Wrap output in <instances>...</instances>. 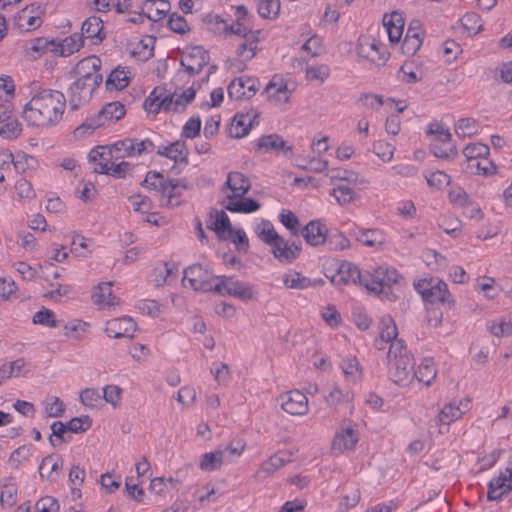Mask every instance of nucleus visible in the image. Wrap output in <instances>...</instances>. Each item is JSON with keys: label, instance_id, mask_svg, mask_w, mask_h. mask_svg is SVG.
Masks as SVG:
<instances>
[{"label": "nucleus", "instance_id": "f257e3e1", "mask_svg": "<svg viewBox=\"0 0 512 512\" xmlns=\"http://www.w3.org/2000/svg\"><path fill=\"white\" fill-rule=\"evenodd\" d=\"M208 77L209 73L201 80H196L186 77L184 72H176L169 85L157 86L149 93L143 108L152 115L160 111L183 112L193 102Z\"/></svg>", "mask_w": 512, "mask_h": 512}, {"label": "nucleus", "instance_id": "f03ea898", "mask_svg": "<svg viewBox=\"0 0 512 512\" xmlns=\"http://www.w3.org/2000/svg\"><path fill=\"white\" fill-rule=\"evenodd\" d=\"M66 109V98L57 90L34 87L21 110L27 126L46 130L60 123Z\"/></svg>", "mask_w": 512, "mask_h": 512}, {"label": "nucleus", "instance_id": "7ed1b4c3", "mask_svg": "<svg viewBox=\"0 0 512 512\" xmlns=\"http://www.w3.org/2000/svg\"><path fill=\"white\" fill-rule=\"evenodd\" d=\"M330 185L329 195L336 205L347 207L360 199L357 188H366L369 185L368 179L360 172L338 167L327 172Z\"/></svg>", "mask_w": 512, "mask_h": 512}, {"label": "nucleus", "instance_id": "20e7f679", "mask_svg": "<svg viewBox=\"0 0 512 512\" xmlns=\"http://www.w3.org/2000/svg\"><path fill=\"white\" fill-rule=\"evenodd\" d=\"M250 181L240 172H230L222 188L224 207L233 213L249 214L259 210L260 204L252 198H245Z\"/></svg>", "mask_w": 512, "mask_h": 512}, {"label": "nucleus", "instance_id": "39448f33", "mask_svg": "<svg viewBox=\"0 0 512 512\" xmlns=\"http://www.w3.org/2000/svg\"><path fill=\"white\" fill-rule=\"evenodd\" d=\"M388 374L398 385L408 386L413 381L415 361L402 340L390 344L387 353Z\"/></svg>", "mask_w": 512, "mask_h": 512}, {"label": "nucleus", "instance_id": "423d86ee", "mask_svg": "<svg viewBox=\"0 0 512 512\" xmlns=\"http://www.w3.org/2000/svg\"><path fill=\"white\" fill-rule=\"evenodd\" d=\"M142 185L149 190H155L159 195L162 207H176L181 204V195L185 186L173 180L166 179L158 172H148Z\"/></svg>", "mask_w": 512, "mask_h": 512}, {"label": "nucleus", "instance_id": "0eeeda50", "mask_svg": "<svg viewBox=\"0 0 512 512\" xmlns=\"http://www.w3.org/2000/svg\"><path fill=\"white\" fill-rule=\"evenodd\" d=\"M241 38L243 40L236 47L235 57L225 61V68L228 72L239 73L246 69L247 63L256 56L259 44L265 38V34L262 30L257 29Z\"/></svg>", "mask_w": 512, "mask_h": 512}, {"label": "nucleus", "instance_id": "6e6552de", "mask_svg": "<svg viewBox=\"0 0 512 512\" xmlns=\"http://www.w3.org/2000/svg\"><path fill=\"white\" fill-rule=\"evenodd\" d=\"M211 228L220 240L231 242L238 252L248 251L249 239L246 232L240 226H232L224 211H217L212 215Z\"/></svg>", "mask_w": 512, "mask_h": 512}, {"label": "nucleus", "instance_id": "1a4fd4ad", "mask_svg": "<svg viewBox=\"0 0 512 512\" xmlns=\"http://www.w3.org/2000/svg\"><path fill=\"white\" fill-rule=\"evenodd\" d=\"M324 274L336 286H362L363 273L356 264L346 260H329L324 265Z\"/></svg>", "mask_w": 512, "mask_h": 512}, {"label": "nucleus", "instance_id": "9d476101", "mask_svg": "<svg viewBox=\"0 0 512 512\" xmlns=\"http://www.w3.org/2000/svg\"><path fill=\"white\" fill-rule=\"evenodd\" d=\"M401 279L398 271L387 265H380L363 273L362 287L369 292L380 295L385 293Z\"/></svg>", "mask_w": 512, "mask_h": 512}, {"label": "nucleus", "instance_id": "9b49d317", "mask_svg": "<svg viewBox=\"0 0 512 512\" xmlns=\"http://www.w3.org/2000/svg\"><path fill=\"white\" fill-rule=\"evenodd\" d=\"M46 14V5L30 3L20 9L12 19L13 27L20 33H30L41 27Z\"/></svg>", "mask_w": 512, "mask_h": 512}, {"label": "nucleus", "instance_id": "f8f14e48", "mask_svg": "<svg viewBox=\"0 0 512 512\" xmlns=\"http://www.w3.org/2000/svg\"><path fill=\"white\" fill-rule=\"evenodd\" d=\"M219 276L206 266L193 264L187 267L183 272L182 283L184 287H189L199 292H214V285H217Z\"/></svg>", "mask_w": 512, "mask_h": 512}, {"label": "nucleus", "instance_id": "ddd939ff", "mask_svg": "<svg viewBox=\"0 0 512 512\" xmlns=\"http://www.w3.org/2000/svg\"><path fill=\"white\" fill-rule=\"evenodd\" d=\"M210 56L208 51L199 45H190L184 48L180 58V69L186 77L195 79L202 69L208 65Z\"/></svg>", "mask_w": 512, "mask_h": 512}, {"label": "nucleus", "instance_id": "4468645a", "mask_svg": "<svg viewBox=\"0 0 512 512\" xmlns=\"http://www.w3.org/2000/svg\"><path fill=\"white\" fill-rule=\"evenodd\" d=\"M214 293L232 296L244 302L258 298V292L253 285L226 276H219L217 285H214Z\"/></svg>", "mask_w": 512, "mask_h": 512}, {"label": "nucleus", "instance_id": "2eb2a0df", "mask_svg": "<svg viewBox=\"0 0 512 512\" xmlns=\"http://www.w3.org/2000/svg\"><path fill=\"white\" fill-rule=\"evenodd\" d=\"M428 134L431 139V150L435 157L441 159L454 158L457 150L451 139V133L448 128L439 123L429 125Z\"/></svg>", "mask_w": 512, "mask_h": 512}, {"label": "nucleus", "instance_id": "dca6fc26", "mask_svg": "<svg viewBox=\"0 0 512 512\" xmlns=\"http://www.w3.org/2000/svg\"><path fill=\"white\" fill-rule=\"evenodd\" d=\"M414 287L425 301L431 303H453L447 284L438 278L419 279L414 282Z\"/></svg>", "mask_w": 512, "mask_h": 512}, {"label": "nucleus", "instance_id": "f3484780", "mask_svg": "<svg viewBox=\"0 0 512 512\" xmlns=\"http://www.w3.org/2000/svg\"><path fill=\"white\" fill-rule=\"evenodd\" d=\"M296 85L291 79L274 75L264 88L265 98L274 106L281 107L287 104Z\"/></svg>", "mask_w": 512, "mask_h": 512}, {"label": "nucleus", "instance_id": "a211bd4d", "mask_svg": "<svg viewBox=\"0 0 512 512\" xmlns=\"http://www.w3.org/2000/svg\"><path fill=\"white\" fill-rule=\"evenodd\" d=\"M359 440L356 424L351 421H343L335 432L331 442V450L334 454H343L355 449Z\"/></svg>", "mask_w": 512, "mask_h": 512}, {"label": "nucleus", "instance_id": "6ab92c4d", "mask_svg": "<svg viewBox=\"0 0 512 512\" xmlns=\"http://www.w3.org/2000/svg\"><path fill=\"white\" fill-rule=\"evenodd\" d=\"M355 51L360 58L374 64L383 63L388 56L384 46L371 35H361L358 38Z\"/></svg>", "mask_w": 512, "mask_h": 512}, {"label": "nucleus", "instance_id": "aec40b11", "mask_svg": "<svg viewBox=\"0 0 512 512\" xmlns=\"http://www.w3.org/2000/svg\"><path fill=\"white\" fill-rule=\"evenodd\" d=\"M111 145L115 160H123L129 157L140 156L143 152L151 149L152 143L148 140L125 139Z\"/></svg>", "mask_w": 512, "mask_h": 512}, {"label": "nucleus", "instance_id": "412c9836", "mask_svg": "<svg viewBox=\"0 0 512 512\" xmlns=\"http://www.w3.org/2000/svg\"><path fill=\"white\" fill-rule=\"evenodd\" d=\"M273 257L281 264H291L300 255L301 248L294 242L285 239L279 235L269 245Z\"/></svg>", "mask_w": 512, "mask_h": 512}, {"label": "nucleus", "instance_id": "4be33fe9", "mask_svg": "<svg viewBox=\"0 0 512 512\" xmlns=\"http://www.w3.org/2000/svg\"><path fill=\"white\" fill-rule=\"evenodd\" d=\"M258 125V113L255 110L237 113L231 120L228 133L233 138H243Z\"/></svg>", "mask_w": 512, "mask_h": 512}, {"label": "nucleus", "instance_id": "5701e85b", "mask_svg": "<svg viewBox=\"0 0 512 512\" xmlns=\"http://www.w3.org/2000/svg\"><path fill=\"white\" fill-rule=\"evenodd\" d=\"M259 89V81L248 76L233 79L228 85L227 92L231 99H250Z\"/></svg>", "mask_w": 512, "mask_h": 512}, {"label": "nucleus", "instance_id": "b1692460", "mask_svg": "<svg viewBox=\"0 0 512 512\" xmlns=\"http://www.w3.org/2000/svg\"><path fill=\"white\" fill-rule=\"evenodd\" d=\"M101 60L97 56H88L80 60L73 69L74 78L85 79L99 85L102 81L100 74Z\"/></svg>", "mask_w": 512, "mask_h": 512}, {"label": "nucleus", "instance_id": "393cba45", "mask_svg": "<svg viewBox=\"0 0 512 512\" xmlns=\"http://www.w3.org/2000/svg\"><path fill=\"white\" fill-rule=\"evenodd\" d=\"M291 459V454L287 451H279L264 461L254 473V479L257 482H263L271 478L276 471L281 469Z\"/></svg>", "mask_w": 512, "mask_h": 512}, {"label": "nucleus", "instance_id": "a878e982", "mask_svg": "<svg viewBox=\"0 0 512 512\" xmlns=\"http://www.w3.org/2000/svg\"><path fill=\"white\" fill-rule=\"evenodd\" d=\"M112 285V282H101L93 288L91 299L99 309L113 310L119 305L120 300L113 293Z\"/></svg>", "mask_w": 512, "mask_h": 512}, {"label": "nucleus", "instance_id": "bb28decb", "mask_svg": "<svg viewBox=\"0 0 512 512\" xmlns=\"http://www.w3.org/2000/svg\"><path fill=\"white\" fill-rule=\"evenodd\" d=\"M258 153H274L287 156L291 153L290 145L278 134H269L259 137L255 141Z\"/></svg>", "mask_w": 512, "mask_h": 512}, {"label": "nucleus", "instance_id": "cd10ccee", "mask_svg": "<svg viewBox=\"0 0 512 512\" xmlns=\"http://www.w3.org/2000/svg\"><path fill=\"white\" fill-rule=\"evenodd\" d=\"M281 408L291 415H305L308 412V399L298 390L288 391L279 397Z\"/></svg>", "mask_w": 512, "mask_h": 512}, {"label": "nucleus", "instance_id": "c85d7f7f", "mask_svg": "<svg viewBox=\"0 0 512 512\" xmlns=\"http://www.w3.org/2000/svg\"><path fill=\"white\" fill-rule=\"evenodd\" d=\"M471 408V401L469 398H461L445 404L436 417L440 424L448 425L469 411Z\"/></svg>", "mask_w": 512, "mask_h": 512}, {"label": "nucleus", "instance_id": "c756f323", "mask_svg": "<svg viewBox=\"0 0 512 512\" xmlns=\"http://www.w3.org/2000/svg\"><path fill=\"white\" fill-rule=\"evenodd\" d=\"M22 133V125L14 113V108L0 110V137L15 140Z\"/></svg>", "mask_w": 512, "mask_h": 512}, {"label": "nucleus", "instance_id": "7c9ffc66", "mask_svg": "<svg viewBox=\"0 0 512 512\" xmlns=\"http://www.w3.org/2000/svg\"><path fill=\"white\" fill-rule=\"evenodd\" d=\"M136 323L129 316L114 318L106 322L105 333L111 338L133 337L136 331Z\"/></svg>", "mask_w": 512, "mask_h": 512}, {"label": "nucleus", "instance_id": "2f4dec72", "mask_svg": "<svg viewBox=\"0 0 512 512\" xmlns=\"http://www.w3.org/2000/svg\"><path fill=\"white\" fill-rule=\"evenodd\" d=\"M512 490V471L506 468L500 471L489 482L488 499L498 500Z\"/></svg>", "mask_w": 512, "mask_h": 512}, {"label": "nucleus", "instance_id": "473e14b6", "mask_svg": "<svg viewBox=\"0 0 512 512\" xmlns=\"http://www.w3.org/2000/svg\"><path fill=\"white\" fill-rule=\"evenodd\" d=\"M177 271V265L173 262H157L150 272V282L155 287L168 285L173 279L176 278Z\"/></svg>", "mask_w": 512, "mask_h": 512}, {"label": "nucleus", "instance_id": "72a5a7b5", "mask_svg": "<svg viewBox=\"0 0 512 512\" xmlns=\"http://www.w3.org/2000/svg\"><path fill=\"white\" fill-rule=\"evenodd\" d=\"M155 39L152 36L132 37L127 44V50L131 56L138 60H146L153 54Z\"/></svg>", "mask_w": 512, "mask_h": 512}, {"label": "nucleus", "instance_id": "f704fd0d", "mask_svg": "<svg viewBox=\"0 0 512 512\" xmlns=\"http://www.w3.org/2000/svg\"><path fill=\"white\" fill-rule=\"evenodd\" d=\"M280 279L283 283V286L286 289H294V290H304L310 287H315L318 285H322L323 281L321 279L311 280L310 278L302 275L300 272L289 269L284 272Z\"/></svg>", "mask_w": 512, "mask_h": 512}, {"label": "nucleus", "instance_id": "c9c22d12", "mask_svg": "<svg viewBox=\"0 0 512 512\" xmlns=\"http://www.w3.org/2000/svg\"><path fill=\"white\" fill-rule=\"evenodd\" d=\"M379 337L375 339V346L378 350H383L386 343H393L397 338L398 330L395 321L390 315H383L378 324Z\"/></svg>", "mask_w": 512, "mask_h": 512}, {"label": "nucleus", "instance_id": "e433bc0d", "mask_svg": "<svg viewBox=\"0 0 512 512\" xmlns=\"http://www.w3.org/2000/svg\"><path fill=\"white\" fill-rule=\"evenodd\" d=\"M53 40L46 37H36L24 42L22 46L23 56L30 61L41 58L47 51L52 52Z\"/></svg>", "mask_w": 512, "mask_h": 512}, {"label": "nucleus", "instance_id": "4c0bfd02", "mask_svg": "<svg viewBox=\"0 0 512 512\" xmlns=\"http://www.w3.org/2000/svg\"><path fill=\"white\" fill-rule=\"evenodd\" d=\"M328 228L321 220L310 221L302 230V236L311 246H319L326 243Z\"/></svg>", "mask_w": 512, "mask_h": 512}, {"label": "nucleus", "instance_id": "58836bf2", "mask_svg": "<svg viewBox=\"0 0 512 512\" xmlns=\"http://www.w3.org/2000/svg\"><path fill=\"white\" fill-rule=\"evenodd\" d=\"M52 40V53L61 57L70 56L83 46V37L78 33L71 34L59 41Z\"/></svg>", "mask_w": 512, "mask_h": 512}, {"label": "nucleus", "instance_id": "ea45409f", "mask_svg": "<svg viewBox=\"0 0 512 512\" xmlns=\"http://www.w3.org/2000/svg\"><path fill=\"white\" fill-rule=\"evenodd\" d=\"M383 28L389 41L392 44H397L401 40L404 30V19L402 15L398 12L384 15Z\"/></svg>", "mask_w": 512, "mask_h": 512}, {"label": "nucleus", "instance_id": "a19ab883", "mask_svg": "<svg viewBox=\"0 0 512 512\" xmlns=\"http://www.w3.org/2000/svg\"><path fill=\"white\" fill-rule=\"evenodd\" d=\"M356 241L361 243L362 245L373 248V249H381L387 243V238L383 231L378 229H358L357 232H354Z\"/></svg>", "mask_w": 512, "mask_h": 512}, {"label": "nucleus", "instance_id": "79ce46f5", "mask_svg": "<svg viewBox=\"0 0 512 512\" xmlns=\"http://www.w3.org/2000/svg\"><path fill=\"white\" fill-rule=\"evenodd\" d=\"M99 85L85 79L75 78L70 85L69 93L72 102L77 104L85 103L90 100L93 92Z\"/></svg>", "mask_w": 512, "mask_h": 512}, {"label": "nucleus", "instance_id": "37998d69", "mask_svg": "<svg viewBox=\"0 0 512 512\" xmlns=\"http://www.w3.org/2000/svg\"><path fill=\"white\" fill-rule=\"evenodd\" d=\"M437 375V369L432 358H423L413 370V380L424 386H430Z\"/></svg>", "mask_w": 512, "mask_h": 512}, {"label": "nucleus", "instance_id": "c03bdc74", "mask_svg": "<svg viewBox=\"0 0 512 512\" xmlns=\"http://www.w3.org/2000/svg\"><path fill=\"white\" fill-rule=\"evenodd\" d=\"M88 159L90 162L96 165L95 171L101 174L104 172V169H106L111 164V162L115 160L111 145H101L94 147L88 153Z\"/></svg>", "mask_w": 512, "mask_h": 512}, {"label": "nucleus", "instance_id": "a18cd8bd", "mask_svg": "<svg viewBox=\"0 0 512 512\" xmlns=\"http://www.w3.org/2000/svg\"><path fill=\"white\" fill-rule=\"evenodd\" d=\"M229 459L225 456V451L217 449L201 455L199 468L204 472L218 470L223 464L228 463Z\"/></svg>", "mask_w": 512, "mask_h": 512}, {"label": "nucleus", "instance_id": "49530a36", "mask_svg": "<svg viewBox=\"0 0 512 512\" xmlns=\"http://www.w3.org/2000/svg\"><path fill=\"white\" fill-rule=\"evenodd\" d=\"M340 369L345 380L349 383H357L362 379L363 370L355 356L344 357L340 363Z\"/></svg>", "mask_w": 512, "mask_h": 512}, {"label": "nucleus", "instance_id": "de8ad7c7", "mask_svg": "<svg viewBox=\"0 0 512 512\" xmlns=\"http://www.w3.org/2000/svg\"><path fill=\"white\" fill-rule=\"evenodd\" d=\"M12 166L16 173L27 174L35 171L39 166V162L35 156L20 150L13 154Z\"/></svg>", "mask_w": 512, "mask_h": 512}, {"label": "nucleus", "instance_id": "09e8293b", "mask_svg": "<svg viewBox=\"0 0 512 512\" xmlns=\"http://www.w3.org/2000/svg\"><path fill=\"white\" fill-rule=\"evenodd\" d=\"M252 229L255 235L267 246L280 235L274 225L265 219H255Z\"/></svg>", "mask_w": 512, "mask_h": 512}, {"label": "nucleus", "instance_id": "8fccbe9b", "mask_svg": "<svg viewBox=\"0 0 512 512\" xmlns=\"http://www.w3.org/2000/svg\"><path fill=\"white\" fill-rule=\"evenodd\" d=\"M15 83L10 76H0V110L14 108Z\"/></svg>", "mask_w": 512, "mask_h": 512}, {"label": "nucleus", "instance_id": "3c124183", "mask_svg": "<svg viewBox=\"0 0 512 512\" xmlns=\"http://www.w3.org/2000/svg\"><path fill=\"white\" fill-rule=\"evenodd\" d=\"M74 290L71 285L51 283L49 288L44 292V297L55 303H64L74 298Z\"/></svg>", "mask_w": 512, "mask_h": 512}, {"label": "nucleus", "instance_id": "603ef678", "mask_svg": "<svg viewBox=\"0 0 512 512\" xmlns=\"http://www.w3.org/2000/svg\"><path fill=\"white\" fill-rule=\"evenodd\" d=\"M474 290L487 299H494L501 293L496 280L489 276H479L476 279Z\"/></svg>", "mask_w": 512, "mask_h": 512}, {"label": "nucleus", "instance_id": "864d4df0", "mask_svg": "<svg viewBox=\"0 0 512 512\" xmlns=\"http://www.w3.org/2000/svg\"><path fill=\"white\" fill-rule=\"evenodd\" d=\"M157 153L160 156L167 157L173 160L175 163H186L187 162V148L182 141H176L167 146L159 147Z\"/></svg>", "mask_w": 512, "mask_h": 512}, {"label": "nucleus", "instance_id": "5fc2aeb1", "mask_svg": "<svg viewBox=\"0 0 512 512\" xmlns=\"http://www.w3.org/2000/svg\"><path fill=\"white\" fill-rule=\"evenodd\" d=\"M124 115L125 108L120 102L108 103L96 114L103 126L118 121Z\"/></svg>", "mask_w": 512, "mask_h": 512}, {"label": "nucleus", "instance_id": "6e6d98bb", "mask_svg": "<svg viewBox=\"0 0 512 512\" xmlns=\"http://www.w3.org/2000/svg\"><path fill=\"white\" fill-rule=\"evenodd\" d=\"M82 37L96 40V43L101 42L105 38L103 32V21L97 16L87 18L82 24Z\"/></svg>", "mask_w": 512, "mask_h": 512}, {"label": "nucleus", "instance_id": "4d7b16f0", "mask_svg": "<svg viewBox=\"0 0 512 512\" xmlns=\"http://www.w3.org/2000/svg\"><path fill=\"white\" fill-rule=\"evenodd\" d=\"M63 466L62 459L57 455H48L42 459L39 465V474L42 478L54 479L58 476Z\"/></svg>", "mask_w": 512, "mask_h": 512}, {"label": "nucleus", "instance_id": "13d9d810", "mask_svg": "<svg viewBox=\"0 0 512 512\" xmlns=\"http://www.w3.org/2000/svg\"><path fill=\"white\" fill-rule=\"evenodd\" d=\"M130 72L125 68H116L108 76L106 87L110 91H120L128 86L130 82Z\"/></svg>", "mask_w": 512, "mask_h": 512}, {"label": "nucleus", "instance_id": "bf43d9fd", "mask_svg": "<svg viewBox=\"0 0 512 512\" xmlns=\"http://www.w3.org/2000/svg\"><path fill=\"white\" fill-rule=\"evenodd\" d=\"M135 310L145 316L158 318L165 312V306L154 299H141L136 302Z\"/></svg>", "mask_w": 512, "mask_h": 512}, {"label": "nucleus", "instance_id": "052dcab7", "mask_svg": "<svg viewBox=\"0 0 512 512\" xmlns=\"http://www.w3.org/2000/svg\"><path fill=\"white\" fill-rule=\"evenodd\" d=\"M12 163L13 153L8 149L0 150V196L7 191V176L11 172Z\"/></svg>", "mask_w": 512, "mask_h": 512}, {"label": "nucleus", "instance_id": "680f3d73", "mask_svg": "<svg viewBox=\"0 0 512 512\" xmlns=\"http://www.w3.org/2000/svg\"><path fill=\"white\" fill-rule=\"evenodd\" d=\"M94 250V243L81 235H75L71 241V253L78 258H88Z\"/></svg>", "mask_w": 512, "mask_h": 512}, {"label": "nucleus", "instance_id": "e2e57ef3", "mask_svg": "<svg viewBox=\"0 0 512 512\" xmlns=\"http://www.w3.org/2000/svg\"><path fill=\"white\" fill-rule=\"evenodd\" d=\"M354 398V394L351 390H342L338 385H333L325 400L329 406L336 407L340 404L350 403Z\"/></svg>", "mask_w": 512, "mask_h": 512}, {"label": "nucleus", "instance_id": "0e129e2a", "mask_svg": "<svg viewBox=\"0 0 512 512\" xmlns=\"http://www.w3.org/2000/svg\"><path fill=\"white\" fill-rule=\"evenodd\" d=\"M207 29L216 35L229 36V22L218 14H208L204 19Z\"/></svg>", "mask_w": 512, "mask_h": 512}, {"label": "nucleus", "instance_id": "69168bd1", "mask_svg": "<svg viewBox=\"0 0 512 512\" xmlns=\"http://www.w3.org/2000/svg\"><path fill=\"white\" fill-rule=\"evenodd\" d=\"M178 481L174 478L155 477L149 483V491L152 494L164 496L173 489H176Z\"/></svg>", "mask_w": 512, "mask_h": 512}, {"label": "nucleus", "instance_id": "338daca9", "mask_svg": "<svg viewBox=\"0 0 512 512\" xmlns=\"http://www.w3.org/2000/svg\"><path fill=\"white\" fill-rule=\"evenodd\" d=\"M300 49L307 56H317L322 51V39L317 34L309 32L303 35Z\"/></svg>", "mask_w": 512, "mask_h": 512}, {"label": "nucleus", "instance_id": "774afa93", "mask_svg": "<svg viewBox=\"0 0 512 512\" xmlns=\"http://www.w3.org/2000/svg\"><path fill=\"white\" fill-rule=\"evenodd\" d=\"M488 330L497 337L512 335V313L498 321H491L487 324Z\"/></svg>", "mask_w": 512, "mask_h": 512}]
</instances>
